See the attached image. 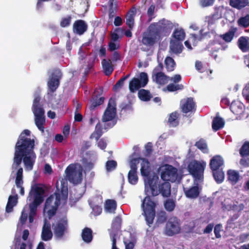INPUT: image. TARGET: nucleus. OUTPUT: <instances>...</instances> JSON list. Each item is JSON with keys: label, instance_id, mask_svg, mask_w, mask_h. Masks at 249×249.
<instances>
[{"label": "nucleus", "instance_id": "obj_1", "mask_svg": "<svg viewBox=\"0 0 249 249\" xmlns=\"http://www.w3.org/2000/svg\"><path fill=\"white\" fill-rule=\"evenodd\" d=\"M159 183L158 175H154L145 184L144 192L146 196L142 201V214L145 217L147 224L149 227L153 223L156 215V202L152 200L151 197H155L161 194L162 196L167 197L171 195V185L168 182Z\"/></svg>", "mask_w": 249, "mask_h": 249}, {"label": "nucleus", "instance_id": "obj_2", "mask_svg": "<svg viewBox=\"0 0 249 249\" xmlns=\"http://www.w3.org/2000/svg\"><path fill=\"white\" fill-rule=\"evenodd\" d=\"M30 131L24 130L20 134L15 147L13 163L12 165L13 170L20 168L22 160L26 170H32L35 164L36 155L34 151L35 141L28 138Z\"/></svg>", "mask_w": 249, "mask_h": 249}, {"label": "nucleus", "instance_id": "obj_3", "mask_svg": "<svg viewBox=\"0 0 249 249\" xmlns=\"http://www.w3.org/2000/svg\"><path fill=\"white\" fill-rule=\"evenodd\" d=\"M45 190L40 184H35L32 186L28 196V200L33 201L29 205L30 212L29 214V221L30 223L34 221V217L36 214L37 207L40 205L44 200Z\"/></svg>", "mask_w": 249, "mask_h": 249}, {"label": "nucleus", "instance_id": "obj_4", "mask_svg": "<svg viewBox=\"0 0 249 249\" xmlns=\"http://www.w3.org/2000/svg\"><path fill=\"white\" fill-rule=\"evenodd\" d=\"M41 98L39 95H36L33 101L32 111L35 115V122L38 129L42 132H44L45 124V111L40 104Z\"/></svg>", "mask_w": 249, "mask_h": 249}, {"label": "nucleus", "instance_id": "obj_5", "mask_svg": "<svg viewBox=\"0 0 249 249\" xmlns=\"http://www.w3.org/2000/svg\"><path fill=\"white\" fill-rule=\"evenodd\" d=\"M61 195L59 193H54L46 200L43 208L44 213H46L49 219H51L56 213L60 204Z\"/></svg>", "mask_w": 249, "mask_h": 249}, {"label": "nucleus", "instance_id": "obj_6", "mask_svg": "<svg viewBox=\"0 0 249 249\" xmlns=\"http://www.w3.org/2000/svg\"><path fill=\"white\" fill-rule=\"evenodd\" d=\"M149 26L160 38L161 36H166L167 34L171 32L173 28V24L171 21L162 18L157 22L152 23Z\"/></svg>", "mask_w": 249, "mask_h": 249}, {"label": "nucleus", "instance_id": "obj_7", "mask_svg": "<svg viewBox=\"0 0 249 249\" xmlns=\"http://www.w3.org/2000/svg\"><path fill=\"white\" fill-rule=\"evenodd\" d=\"M206 163L203 161L194 160L190 161L188 165V170L194 178L195 181H202L203 179L204 170Z\"/></svg>", "mask_w": 249, "mask_h": 249}, {"label": "nucleus", "instance_id": "obj_8", "mask_svg": "<svg viewBox=\"0 0 249 249\" xmlns=\"http://www.w3.org/2000/svg\"><path fill=\"white\" fill-rule=\"evenodd\" d=\"M160 39L157 35L148 26L146 31L142 35L141 43L144 46L141 48L143 51H148L153 47Z\"/></svg>", "mask_w": 249, "mask_h": 249}, {"label": "nucleus", "instance_id": "obj_9", "mask_svg": "<svg viewBox=\"0 0 249 249\" xmlns=\"http://www.w3.org/2000/svg\"><path fill=\"white\" fill-rule=\"evenodd\" d=\"M148 77L147 74L145 72L140 73L139 78L133 77L129 81V89L131 93H134L141 88L144 87L148 83Z\"/></svg>", "mask_w": 249, "mask_h": 249}, {"label": "nucleus", "instance_id": "obj_10", "mask_svg": "<svg viewBox=\"0 0 249 249\" xmlns=\"http://www.w3.org/2000/svg\"><path fill=\"white\" fill-rule=\"evenodd\" d=\"M180 231L179 219L177 217H170L166 223L164 229L165 234L169 236L178 233Z\"/></svg>", "mask_w": 249, "mask_h": 249}, {"label": "nucleus", "instance_id": "obj_11", "mask_svg": "<svg viewBox=\"0 0 249 249\" xmlns=\"http://www.w3.org/2000/svg\"><path fill=\"white\" fill-rule=\"evenodd\" d=\"M62 77V73L59 69L53 70L47 83L48 89L51 92H54L58 88Z\"/></svg>", "mask_w": 249, "mask_h": 249}, {"label": "nucleus", "instance_id": "obj_12", "mask_svg": "<svg viewBox=\"0 0 249 249\" xmlns=\"http://www.w3.org/2000/svg\"><path fill=\"white\" fill-rule=\"evenodd\" d=\"M66 177L69 180L74 184H78L82 180V172L77 171L72 164L69 165L66 170Z\"/></svg>", "mask_w": 249, "mask_h": 249}, {"label": "nucleus", "instance_id": "obj_13", "mask_svg": "<svg viewBox=\"0 0 249 249\" xmlns=\"http://www.w3.org/2000/svg\"><path fill=\"white\" fill-rule=\"evenodd\" d=\"M116 114L115 101L110 98L108 102L107 107L102 117V121L107 122L112 121Z\"/></svg>", "mask_w": 249, "mask_h": 249}, {"label": "nucleus", "instance_id": "obj_14", "mask_svg": "<svg viewBox=\"0 0 249 249\" xmlns=\"http://www.w3.org/2000/svg\"><path fill=\"white\" fill-rule=\"evenodd\" d=\"M138 159H139V160H142L140 171L141 175L144 177V185L148 184V179L154 175H157L155 173L151 174L150 163L148 160L142 158H138Z\"/></svg>", "mask_w": 249, "mask_h": 249}, {"label": "nucleus", "instance_id": "obj_15", "mask_svg": "<svg viewBox=\"0 0 249 249\" xmlns=\"http://www.w3.org/2000/svg\"><path fill=\"white\" fill-rule=\"evenodd\" d=\"M177 169L172 165L166 164L161 173V178L165 181H175L178 176Z\"/></svg>", "mask_w": 249, "mask_h": 249}, {"label": "nucleus", "instance_id": "obj_16", "mask_svg": "<svg viewBox=\"0 0 249 249\" xmlns=\"http://www.w3.org/2000/svg\"><path fill=\"white\" fill-rule=\"evenodd\" d=\"M139 163V159H132L130 161V170L128 173V181L129 183L135 185L138 181L137 175V164Z\"/></svg>", "mask_w": 249, "mask_h": 249}, {"label": "nucleus", "instance_id": "obj_17", "mask_svg": "<svg viewBox=\"0 0 249 249\" xmlns=\"http://www.w3.org/2000/svg\"><path fill=\"white\" fill-rule=\"evenodd\" d=\"M180 107L181 111L186 115L188 113H192L196 110V104L192 97L184 98L180 101Z\"/></svg>", "mask_w": 249, "mask_h": 249}, {"label": "nucleus", "instance_id": "obj_18", "mask_svg": "<svg viewBox=\"0 0 249 249\" xmlns=\"http://www.w3.org/2000/svg\"><path fill=\"white\" fill-rule=\"evenodd\" d=\"M68 222L66 219L64 218L58 221L53 226V232L55 236L57 238H62L65 232L67 230Z\"/></svg>", "mask_w": 249, "mask_h": 249}, {"label": "nucleus", "instance_id": "obj_19", "mask_svg": "<svg viewBox=\"0 0 249 249\" xmlns=\"http://www.w3.org/2000/svg\"><path fill=\"white\" fill-rule=\"evenodd\" d=\"M224 164L223 158L220 155L213 156L210 160L209 166L212 171H215L221 169V167Z\"/></svg>", "mask_w": 249, "mask_h": 249}, {"label": "nucleus", "instance_id": "obj_20", "mask_svg": "<svg viewBox=\"0 0 249 249\" xmlns=\"http://www.w3.org/2000/svg\"><path fill=\"white\" fill-rule=\"evenodd\" d=\"M16 173V177L15 179V184L17 188L20 189L19 193L21 196L24 195V188L23 187V168L20 167L17 169Z\"/></svg>", "mask_w": 249, "mask_h": 249}, {"label": "nucleus", "instance_id": "obj_21", "mask_svg": "<svg viewBox=\"0 0 249 249\" xmlns=\"http://www.w3.org/2000/svg\"><path fill=\"white\" fill-rule=\"evenodd\" d=\"M88 29V26L85 22L81 19L76 20L73 23V32L79 35H83Z\"/></svg>", "mask_w": 249, "mask_h": 249}, {"label": "nucleus", "instance_id": "obj_22", "mask_svg": "<svg viewBox=\"0 0 249 249\" xmlns=\"http://www.w3.org/2000/svg\"><path fill=\"white\" fill-rule=\"evenodd\" d=\"M103 71L107 76H110L114 71L113 65L111 59H103L101 62Z\"/></svg>", "mask_w": 249, "mask_h": 249}, {"label": "nucleus", "instance_id": "obj_23", "mask_svg": "<svg viewBox=\"0 0 249 249\" xmlns=\"http://www.w3.org/2000/svg\"><path fill=\"white\" fill-rule=\"evenodd\" d=\"M152 78L154 82L157 84L163 85L168 82L169 77L163 72H157L152 74Z\"/></svg>", "mask_w": 249, "mask_h": 249}, {"label": "nucleus", "instance_id": "obj_24", "mask_svg": "<svg viewBox=\"0 0 249 249\" xmlns=\"http://www.w3.org/2000/svg\"><path fill=\"white\" fill-rule=\"evenodd\" d=\"M183 190L186 197L190 198L197 197L200 193L197 185L191 188L183 187Z\"/></svg>", "mask_w": 249, "mask_h": 249}, {"label": "nucleus", "instance_id": "obj_25", "mask_svg": "<svg viewBox=\"0 0 249 249\" xmlns=\"http://www.w3.org/2000/svg\"><path fill=\"white\" fill-rule=\"evenodd\" d=\"M237 31V28L234 27H231L229 30L223 35H220L219 37L227 43L231 42L233 39L235 33Z\"/></svg>", "mask_w": 249, "mask_h": 249}, {"label": "nucleus", "instance_id": "obj_26", "mask_svg": "<svg viewBox=\"0 0 249 249\" xmlns=\"http://www.w3.org/2000/svg\"><path fill=\"white\" fill-rule=\"evenodd\" d=\"M237 45L243 52H248L249 50V37L244 36L240 37L237 41Z\"/></svg>", "mask_w": 249, "mask_h": 249}, {"label": "nucleus", "instance_id": "obj_27", "mask_svg": "<svg viewBox=\"0 0 249 249\" xmlns=\"http://www.w3.org/2000/svg\"><path fill=\"white\" fill-rule=\"evenodd\" d=\"M225 125V121L223 118L219 116L215 117L212 122V128L214 131H217Z\"/></svg>", "mask_w": 249, "mask_h": 249}, {"label": "nucleus", "instance_id": "obj_28", "mask_svg": "<svg viewBox=\"0 0 249 249\" xmlns=\"http://www.w3.org/2000/svg\"><path fill=\"white\" fill-rule=\"evenodd\" d=\"M229 3L232 7L241 10L249 5V0H230Z\"/></svg>", "mask_w": 249, "mask_h": 249}, {"label": "nucleus", "instance_id": "obj_29", "mask_svg": "<svg viewBox=\"0 0 249 249\" xmlns=\"http://www.w3.org/2000/svg\"><path fill=\"white\" fill-rule=\"evenodd\" d=\"M136 13V9L135 7L132 8L128 12L126 19V24L130 30L132 29L134 23V16Z\"/></svg>", "mask_w": 249, "mask_h": 249}, {"label": "nucleus", "instance_id": "obj_30", "mask_svg": "<svg viewBox=\"0 0 249 249\" xmlns=\"http://www.w3.org/2000/svg\"><path fill=\"white\" fill-rule=\"evenodd\" d=\"M81 236L83 240L87 243L91 242L93 239L92 231L91 229L86 227L82 230Z\"/></svg>", "mask_w": 249, "mask_h": 249}, {"label": "nucleus", "instance_id": "obj_31", "mask_svg": "<svg viewBox=\"0 0 249 249\" xmlns=\"http://www.w3.org/2000/svg\"><path fill=\"white\" fill-rule=\"evenodd\" d=\"M227 175L228 179L232 185L236 184L239 180L240 175L237 171L229 170Z\"/></svg>", "mask_w": 249, "mask_h": 249}, {"label": "nucleus", "instance_id": "obj_32", "mask_svg": "<svg viewBox=\"0 0 249 249\" xmlns=\"http://www.w3.org/2000/svg\"><path fill=\"white\" fill-rule=\"evenodd\" d=\"M230 108L231 111L236 115L241 114L243 112L242 105L239 102L232 101Z\"/></svg>", "mask_w": 249, "mask_h": 249}, {"label": "nucleus", "instance_id": "obj_33", "mask_svg": "<svg viewBox=\"0 0 249 249\" xmlns=\"http://www.w3.org/2000/svg\"><path fill=\"white\" fill-rule=\"evenodd\" d=\"M178 113L177 111L173 112L169 115L168 123L170 126L176 127L178 125Z\"/></svg>", "mask_w": 249, "mask_h": 249}, {"label": "nucleus", "instance_id": "obj_34", "mask_svg": "<svg viewBox=\"0 0 249 249\" xmlns=\"http://www.w3.org/2000/svg\"><path fill=\"white\" fill-rule=\"evenodd\" d=\"M139 98L143 101H149L152 98L150 91L144 89H141L138 91Z\"/></svg>", "mask_w": 249, "mask_h": 249}, {"label": "nucleus", "instance_id": "obj_35", "mask_svg": "<svg viewBox=\"0 0 249 249\" xmlns=\"http://www.w3.org/2000/svg\"><path fill=\"white\" fill-rule=\"evenodd\" d=\"M173 37L177 41H181L183 40L185 37V33L183 29H176L172 35Z\"/></svg>", "mask_w": 249, "mask_h": 249}, {"label": "nucleus", "instance_id": "obj_36", "mask_svg": "<svg viewBox=\"0 0 249 249\" xmlns=\"http://www.w3.org/2000/svg\"><path fill=\"white\" fill-rule=\"evenodd\" d=\"M117 207V203L115 200L108 199L106 201L105 209L110 213H115Z\"/></svg>", "mask_w": 249, "mask_h": 249}, {"label": "nucleus", "instance_id": "obj_37", "mask_svg": "<svg viewBox=\"0 0 249 249\" xmlns=\"http://www.w3.org/2000/svg\"><path fill=\"white\" fill-rule=\"evenodd\" d=\"M213 171V175L217 183H221L224 179V173L222 171V169H218Z\"/></svg>", "mask_w": 249, "mask_h": 249}, {"label": "nucleus", "instance_id": "obj_38", "mask_svg": "<svg viewBox=\"0 0 249 249\" xmlns=\"http://www.w3.org/2000/svg\"><path fill=\"white\" fill-rule=\"evenodd\" d=\"M104 97H100L98 98L97 96H96L95 99H94V97H93L92 100L91 101V104L89 107L90 110H94L96 107L102 105L104 103Z\"/></svg>", "mask_w": 249, "mask_h": 249}, {"label": "nucleus", "instance_id": "obj_39", "mask_svg": "<svg viewBox=\"0 0 249 249\" xmlns=\"http://www.w3.org/2000/svg\"><path fill=\"white\" fill-rule=\"evenodd\" d=\"M195 145L204 153H208L209 152L207 144L205 141L203 139H200L198 141L196 142Z\"/></svg>", "mask_w": 249, "mask_h": 249}, {"label": "nucleus", "instance_id": "obj_40", "mask_svg": "<svg viewBox=\"0 0 249 249\" xmlns=\"http://www.w3.org/2000/svg\"><path fill=\"white\" fill-rule=\"evenodd\" d=\"M165 64L167 71H172L174 70L176 63L172 57H166L165 59Z\"/></svg>", "mask_w": 249, "mask_h": 249}, {"label": "nucleus", "instance_id": "obj_41", "mask_svg": "<svg viewBox=\"0 0 249 249\" xmlns=\"http://www.w3.org/2000/svg\"><path fill=\"white\" fill-rule=\"evenodd\" d=\"M239 154L241 157L249 156V142H245L239 150Z\"/></svg>", "mask_w": 249, "mask_h": 249}, {"label": "nucleus", "instance_id": "obj_42", "mask_svg": "<svg viewBox=\"0 0 249 249\" xmlns=\"http://www.w3.org/2000/svg\"><path fill=\"white\" fill-rule=\"evenodd\" d=\"M167 220L166 213L163 211L159 212L157 216L156 224L159 226V225L164 223Z\"/></svg>", "mask_w": 249, "mask_h": 249}, {"label": "nucleus", "instance_id": "obj_43", "mask_svg": "<svg viewBox=\"0 0 249 249\" xmlns=\"http://www.w3.org/2000/svg\"><path fill=\"white\" fill-rule=\"evenodd\" d=\"M237 23L239 26L244 28L248 27L249 26V14L240 18L237 20Z\"/></svg>", "mask_w": 249, "mask_h": 249}, {"label": "nucleus", "instance_id": "obj_44", "mask_svg": "<svg viewBox=\"0 0 249 249\" xmlns=\"http://www.w3.org/2000/svg\"><path fill=\"white\" fill-rule=\"evenodd\" d=\"M165 210L169 212L174 211L176 206V202L172 199H167L164 203Z\"/></svg>", "mask_w": 249, "mask_h": 249}, {"label": "nucleus", "instance_id": "obj_45", "mask_svg": "<svg viewBox=\"0 0 249 249\" xmlns=\"http://www.w3.org/2000/svg\"><path fill=\"white\" fill-rule=\"evenodd\" d=\"M102 129V125L100 123H98L96 125L95 131L92 134L91 137L95 138L96 141L99 140L103 134Z\"/></svg>", "mask_w": 249, "mask_h": 249}, {"label": "nucleus", "instance_id": "obj_46", "mask_svg": "<svg viewBox=\"0 0 249 249\" xmlns=\"http://www.w3.org/2000/svg\"><path fill=\"white\" fill-rule=\"evenodd\" d=\"M171 50L172 51L175 53H181L182 50H183V45L178 42V41H176V42H174L173 43V44H172L171 45Z\"/></svg>", "mask_w": 249, "mask_h": 249}, {"label": "nucleus", "instance_id": "obj_47", "mask_svg": "<svg viewBox=\"0 0 249 249\" xmlns=\"http://www.w3.org/2000/svg\"><path fill=\"white\" fill-rule=\"evenodd\" d=\"M53 233L51 230H45V228H42L41 233V238L44 241H47L50 240L52 238Z\"/></svg>", "mask_w": 249, "mask_h": 249}, {"label": "nucleus", "instance_id": "obj_48", "mask_svg": "<svg viewBox=\"0 0 249 249\" xmlns=\"http://www.w3.org/2000/svg\"><path fill=\"white\" fill-rule=\"evenodd\" d=\"M183 85L182 84L175 85L174 84H170L166 87L168 91L170 92H173L178 90H181L183 89Z\"/></svg>", "mask_w": 249, "mask_h": 249}, {"label": "nucleus", "instance_id": "obj_49", "mask_svg": "<svg viewBox=\"0 0 249 249\" xmlns=\"http://www.w3.org/2000/svg\"><path fill=\"white\" fill-rule=\"evenodd\" d=\"M117 165V162L113 160H108L106 162V169L107 171L115 169Z\"/></svg>", "mask_w": 249, "mask_h": 249}, {"label": "nucleus", "instance_id": "obj_50", "mask_svg": "<svg viewBox=\"0 0 249 249\" xmlns=\"http://www.w3.org/2000/svg\"><path fill=\"white\" fill-rule=\"evenodd\" d=\"M122 224V218L119 215L116 216L113 220L112 226L113 228L118 229L121 227Z\"/></svg>", "mask_w": 249, "mask_h": 249}, {"label": "nucleus", "instance_id": "obj_51", "mask_svg": "<svg viewBox=\"0 0 249 249\" xmlns=\"http://www.w3.org/2000/svg\"><path fill=\"white\" fill-rule=\"evenodd\" d=\"M144 148H145L144 156L145 157H150L153 152L152 143L150 142H148L145 145Z\"/></svg>", "mask_w": 249, "mask_h": 249}, {"label": "nucleus", "instance_id": "obj_52", "mask_svg": "<svg viewBox=\"0 0 249 249\" xmlns=\"http://www.w3.org/2000/svg\"><path fill=\"white\" fill-rule=\"evenodd\" d=\"M115 41H110L108 43V50L110 52L116 51V50H118L120 48V45L119 44H116L115 43Z\"/></svg>", "mask_w": 249, "mask_h": 249}, {"label": "nucleus", "instance_id": "obj_53", "mask_svg": "<svg viewBox=\"0 0 249 249\" xmlns=\"http://www.w3.org/2000/svg\"><path fill=\"white\" fill-rule=\"evenodd\" d=\"M71 17L69 16L66 18H63L60 22V26L62 27H66L68 26L71 23Z\"/></svg>", "mask_w": 249, "mask_h": 249}, {"label": "nucleus", "instance_id": "obj_54", "mask_svg": "<svg viewBox=\"0 0 249 249\" xmlns=\"http://www.w3.org/2000/svg\"><path fill=\"white\" fill-rule=\"evenodd\" d=\"M155 8V5L154 4H151L148 8L147 10V15L150 17L148 21L149 22L151 21L152 18H153V16L154 13Z\"/></svg>", "mask_w": 249, "mask_h": 249}, {"label": "nucleus", "instance_id": "obj_55", "mask_svg": "<svg viewBox=\"0 0 249 249\" xmlns=\"http://www.w3.org/2000/svg\"><path fill=\"white\" fill-rule=\"evenodd\" d=\"M239 163L241 165H242L244 167H249V157H242L240 159Z\"/></svg>", "mask_w": 249, "mask_h": 249}, {"label": "nucleus", "instance_id": "obj_56", "mask_svg": "<svg viewBox=\"0 0 249 249\" xmlns=\"http://www.w3.org/2000/svg\"><path fill=\"white\" fill-rule=\"evenodd\" d=\"M124 81L120 78L114 85L113 87V90L117 91L118 89H120L124 85Z\"/></svg>", "mask_w": 249, "mask_h": 249}, {"label": "nucleus", "instance_id": "obj_57", "mask_svg": "<svg viewBox=\"0 0 249 249\" xmlns=\"http://www.w3.org/2000/svg\"><path fill=\"white\" fill-rule=\"evenodd\" d=\"M121 60V53L118 51L113 52L111 60L113 62H116L117 61H119Z\"/></svg>", "mask_w": 249, "mask_h": 249}, {"label": "nucleus", "instance_id": "obj_58", "mask_svg": "<svg viewBox=\"0 0 249 249\" xmlns=\"http://www.w3.org/2000/svg\"><path fill=\"white\" fill-rule=\"evenodd\" d=\"M242 94L247 100L249 101V83L247 84L243 89Z\"/></svg>", "mask_w": 249, "mask_h": 249}, {"label": "nucleus", "instance_id": "obj_59", "mask_svg": "<svg viewBox=\"0 0 249 249\" xmlns=\"http://www.w3.org/2000/svg\"><path fill=\"white\" fill-rule=\"evenodd\" d=\"M102 209L99 205H95L92 207V212L95 215H98L101 213Z\"/></svg>", "mask_w": 249, "mask_h": 249}, {"label": "nucleus", "instance_id": "obj_60", "mask_svg": "<svg viewBox=\"0 0 249 249\" xmlns=\"http://www.w3.org/2000/svg\"><path fill=\"white\" fill-rule=\"evenodd\" d=\"M18 196L17 194H16L15 196L10 195L8 197V201L10 200V203L16 206L18 203Z\"/></svg>", "mask_w": 249, "mask_h": 249}, {"label": "nucleus", "instance_id": "obj_61", "mask_svg": "<svg viewBox=\"0 0 249 249\" xmlns=\"http://www.w3.org/2000/svg\"><path fill=\"white\" fill-rule=\"evenodd\" d=\"M125 249H133L135 246L134 243L131 241L124 240Z\"/></svg>", "mask_w": 249, "mask_h": 249}, {"label": "nucleus", "instance_id": "obj_62", "mask_svg": "<svg viewBox=\"0 0 249 249\" xmlns=\"http://www.w3.org/2000/svg\"><path fill=\"white\" fill-rule=\"evenodd\" d=\"M196 227V222L195 221L193 220L189 222L188 225H186V229H188V231L190 232L194 231L195 228Z\"/></svg>", "mask_w": 249, "mask_h": 249}, {"label": "nucleus", "instance_id": "obj_63", "mask_svg": "<svg viewBox=\"0 0 249 249\" xmlns=\"http://www.w3.org/2000/svg\"><path fill=\"white\" fill-rule=\"evenodd\" d=\"M221 231V226L219 224L216 225L214 228V233L216 238H219L221 237V234L220 233Z\"/></svg>", "mask_w": 249, "mask_h": 249}, {"label": "nucleus", "instance_id": "obj_64", "mask_svg": "<svg viewBox=\"0 0 249 249\" xmlns=\"http://www.w3.org/2000/svg\"><path fill=\"white\" fill-rule=\"evenodd\" d=\"M163 69V66L162 63H159L158 65L154 69L152 74H155L157 72H161Z\"/></svg>", "mask_w": 249, "mask_h": 249}]
</instances>
